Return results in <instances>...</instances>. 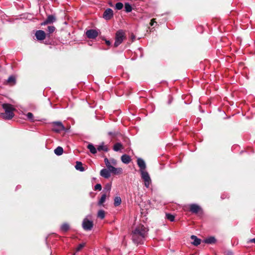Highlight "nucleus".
Returning a JSON list of instances; mask_svg holds the SVG:
<instances>
[{
    "label": "nucleus",
    "instance_id": "obj_21",
    "mask_svg": "<svg viewBox=\"0 0 255 255\" xmlns=\"http://www.w3.org/2000/svg\"><path fill=\"white\" fill-rule=\"evenodd\" d=\"M97 150L99 151H100L101 150H103L104 151H108V148L107 146L104 145V143H103L102 144L99 145L97 147Z\"/></svg>",
    "mask_w": 255,
    "mask_h": 255
},
{
    "label": "nucleus",
    "instance_id": "obj_18",
    "mask_svg": "<svg viewBox=\"0 0 255 255\" xmlns=\"http://www.w3.org/2000/svg\"><path fill=\"white\" fill-rule=\"evenodd\" d=\"M63 152V149L61 146L57 147L54 150V153L58 156L62 155Z\"/></svg>",
    "mask_w": 255,
    "mask_h": 255
},
{
    "label": "nucleus",
    "instance_id": "obj_23",
    "mask_svg": "<svg viewBox=\"0 0 255 255\" xmlns=\"http://www.w3.org/2000/svg\"><path fill=\"white\" fill-rule=\"evenodd\" d=\"M106 197H107V195L106 194H103L101 198L100 199L99 202H98V205H102L106 201Z\"/></svg>",
    "mask_w": 255,
    "mask_h": 255
},
{
    "label": "nucleus",
    "instance_id": "obj_27",
    "mask_svg": "<svg viewBox=\"0 0 255 255\" xmlns=\"http://www.w3.org/2000/svg\"><path fill=\"white\" fill-rule=\"evenodd\" d=\"M121 203V199L120 197H116L114 199V205L117 207L119 206Z\"/></svg>",
    "mask_w": 255,
    "mask_h": 255
},
{
    "label": "nucleus",
    "instance_id": "obj_26",
    "mask_svg": "<svg viewBox=\"0 0 255 255\" xmlns=\"http://www.w3.org/2000/svg\"><path fill=\"white\" fill-rule=\"evenodd\" d=\"M56 18L55 14L49 15V24L52 23L56 21Z\"/></svg>",
    "mask_w": 255,
    "mask_h": 255
},
{
    "label": "nucleus",
    "instance_id": "obj_35",
    "mask_svg": "<svg viewBox=\"0 0 255 255\" xmlns=\"http://www.w3.org/2000/svg\"><path fill=\"white\" fill-rule=\"evenodd\" d=\"M55 30V27L54 26H49V34L53 33Z\"/></svg>",
    "mask_w": 255,
    "mask_h": 255
},
{
    "label": "nucleus",
    "instance_id": "obj_38",
    "mask_svg": "<svg viewBox=\"0 0 255 255\" xmlns=\"http://www.w3.org/2000/svg\"><path fill=\"white\" fill-rule=\"evenodd\" d=\"M154 23H156V21H155V19H152L150 22V25L151 26H153L154 25Z\"/></svg>",
    "mask_w": 255,
    "mask_h": 255
},
{
    "label": "nucleus",
    "instance_id": "obj_8",
    "mask_svg": "<svg viewBox=\"0 0 255 255\" xmlns=\"http://www.w3.org/2000/svg\"><path fill=\"white\" fill-rule=\"evenodd\" d=\"M113 16V11L111 8H107L103 13V17L106 20H110Z\"/></svg>",
    "mask_w": 255,
    "mask_h": 255
},
{
    "label": "nucleus",
    "instance_id": "obj_33",
    "mask_svg": "<svg viewBox=\"0 0 255 255\" xmlns=\"http://www.w3.org/2000/svg\"><path fill=\"white\" fill-rule=\"evenodd\" d=\"M85 246V243H82L78 245V246L77 248L76 251L77 252L80 251L81 250H82Z\"/></svg>",
    "mask_w": 255,
    "mask_h": 255
},
{
    "label": "nucleus",
    "instance_id": "obj_5",
    "mask_svg": "<svg viewBox=\"0 0 255 255\" xmlns=\"http://www.w3.org/2000/svg\"><path fill=\"white\" fill-rule=\"evenodd\" d=\"M51 125L52 130L55 132H59L62 130H65V128L61 122H53Z\"/></svg>",
    "mask_w": 255,
    "mask_h": 255
},
{
    "label": "nucleus",
    "instance_id": "obj_43",
    "mask_svg": "<svg viewBox=\"0 0 255 255\" xmlns=\"http://www.w3.org/2000/svg\"><path fill=\"white\" fill-rule=\"evenodd\" d=\"M132 38H133V39H134V36H133Z\"/></svg>",
    "mask_w": 255,
    "mask_h": 255
},
{
    "label": "nucleus",
    "instance_id": "obj_2",
    "mask_svg": "<svg viewBox=\"0 0 255 255\" xmlns=\"http://www.w3.org/2000/svg\"><path fill=\"white\" fill-rule=\"evenodd\" d=\"M137 164L139 168V172L141 178L144 182V186L147 188H149L151 183V179L149 173L146 170V165L143 159L141 158H137Z\"/></svg>",
    "mask_w": 255,
    "mask_h": 255
},
{
    "label": "nucleus",
    "instance_id": "obj_20",
    "mask_svg": "<svg viewBox=\"0 0 255 255\" xmlns=\"http://www.w3.org/2000/svg\"><path fill=\"white\" fill-rule=\"evenodd\" d=\"M122 148L123 145L121 143L118 142L114 144L113 149L116 151H118Z\"/></svg>",
    "mask_w": 255,
    "mask_h": 255
},
{
    "label": "nucleus",
    "instance_id": "obj_36",
    "mask_svg": "<svg viewBox=\"0 0 255 255\" xmlns=\"http://www.w3.org/2000/svg\"><path fill=\"white\" fill-rule=\"evenodd\" d=\"M95 190H98L99 191L102 189V186L100 184H97L94 187Z\"/></svg>",
    "mask_w": 255,
    "mask_h": 255
},
{
    "label": "nucleus",
    "instance_id": "obj_37",
    "mask_svg": "<svg viewBox=\"0 0 255 255\" xmlns=\"http://www.w3.org/2000/svg\"><path fill=\"white\" fill-rule=\"evenodd\" d=\"M108 134L110 136H114L116 135V133L115 132L110 131L108 132Z\"/></svg>",
    "mask_w": 255,
    "mask_h": 255
},
{
    "label": "nucleus",
    "instance_id": "obj_3",
    "mask_svg": "<svg viewBox=\"0 0 255 255\" xmlns=\"http://www.w3.org/2000/svg\"><path fill=\"white\" fill-rule=\"evenodd\" d=\"M2 108L4 110L5 113L1 114V118L5 120L11 119L14 116L13 111L15 110L13 106L8 104H3Z\"/></svg>",
    "mask_w": 255,
    "mask_h": 255
},
{
    "label": "nucleus",
    "instance_id": "obj_24",
    "mask_svg": "<svg viewBox=\"0 0 255 255\" xmlns=\"http://www.w3.org/2000/svg\"><path fill=\"white\" fill-rule=\"evenodd\" d=\"M125 9L127 12H129L132 10V7L129 3L127 2L125 4Z\"/></svg>",
    "mask_w": 255,
    "mask_h": 255
},
{
    "label": "nucleus",
    "instance_id": "obj_16",
    "mask_svg": "<svg viewBox=\"0 0 255 255\" xmlns=\"http://www.w3.org/2000/svg\"><path fill=\"white\" fill-rule=\"evenodd\" d=\"M216 240L214 237H210L204 240V242L206 244H211L216 242Z\"/></svg>",
    "mask_w": 255,
    "mask_h": 255
},
{
    "label": "nucleus",
    "instance_id": "obj_40",
    "mask_svg": "<svg viewBox=\"0 0 255 255\" xmlns=\"http://www.w3.org/2000/svg\"><path fill=\"white\" fill-rule=\"evenodd\" d=\"M106 43L108 45H110L111 43L109 40H106Z\"/></svg>",
    "mask_w": 255,
    "mask_h": 255
},
{
    "label": "nucleus",
    "instance_id": "obj_9",
    "mask_svg": "<svg viewBox=\"0 0 255 255\" xmlns=\"http://www.w3.org/2000/svg\"><path fill=\"white\" fill-rule=\"evenodd\" d=\"M35 36L38 40H42L45 39L46 34L43 30H37L35 33Z\"/></svg>",
    "mask_w": 255,
    "mask_h": 255
},
{
    "label": "nucleus",
    "instance_id": "obj_13",
    "mask_svg": "<svg viewBox=\"0 0 255 255\" xmlns=\"http://www.w3.org/2000/svg\"><path fill=\"white\" fill-rule=\"evenodd\" d=\"M121 160L125 164H128L131 161V158L129 155L125 154L121 156Z\"/></svg>",
    "mask_w": 255,
    "mask_h": 255
},
{
    "label": "nucleus",
    "instance_id": "obj_4",
    "mask_svg": "<svg viewBox=\"0 0 255 255\" xmlns=\"http://www.w3.org/2000/svg\"><path fill=\"white\" fill-rule=\"evenodd\" d=\"M126 34L123 30H119L116 33L114 46L117 47L126 39Z\"/></svg>",
    "mask_w": 255,
    "mask_h": 255
},
{
    "label": "nucleus",
    "instance_id": "obj_30",
    "mask_svg": "<svg viewBox=\"0 0 255 255\" xmlns=\"http://www.w3.org/2000/svg\"><path fill=\"white\" fill-rule=\"evenodd\" d=\"M124 5L122 2H117L115 5V8L117 10H121L123 8Z\"/></svg>",
    "mask_w": 255,
    "mask_h": 255
},
{
    "label": "nucleus",
    "instance_id": "obj_6",
    "mask_svg": "<svg viewBox=\"0 0 255 255\" xmlns=\"http://www.w3.org/2000/svg\"><path fill=\"white\" fill-rule=\"evenodd\" d=\"M93 227V222L87 217L84 219L82 222V228L85 231H90Z\"/></svg>",
    "mask_w": 255,
    "mask_h": 255
},
{
    "label": "nucleus",
    "instance_id": "obj_29",
    "mask_svg": "<svg viewBox=\"0 0 255 255\" xmlns=\"http://www.w3.org/2000/svg\"><path fill=\"white\" fill-rule=\"evenodd\" d=\"M105 216V211L103 210H99L98 213V217L102 219H104Z\"/></svg>",
    "mask_w": 255,
    "mask_h": 255
},
{
    "label": "nucleus",
    "instance_id": "obj_31",
    "mask_svg": "<svg viewBox=\"0 0 255 255\" xmlns=\"http://www.w3.org/2000/svg\"><path fill=\"white\" fill-rule=\"evenodd\" d=\"M166 217L168 220H169L171 222L174 221L175 218L174 216L170 214H166Z\"/></svg>",
    "mask_w": 255,
    "mask_h": 255
},
{
    "label": "nucleus",
    "instance_id": "obj_1",
    "mask_svg": "<svg viewBox=\"0 0 255 255\" xmlns=\"http://www.w3.org/2000/svg\"><path fill=\"white\" fill-rule=\"evenodd\" d=\"M148 230L142 225H139L132 231L131 238L133 242L137 245L143 244Z\"/></svg>",
    "mask_w": 255,
    "mask_h": 255
},
{
    "label": "nucleus",
    "instance_id": "obj_10",
    "mask_svg": "<svg viewBox=\"0 0 255 255\" xmlns=\"http://www.w3.org/2000/svg\"><path fill=\"white\" fill-rule=\"evenodd\" d=\"M201 210L200 207L195 204H192L190 205V211L193 213H197Z\"/></svg>",
    "mask_w": 255,
    "mask_h": 255
},
{
    "label": "nucleus",
    "instance_id": "obj_11",
    "mask_svg": "<svg viewBox=\"0 0 255 255\" xmlns=\"http://www.w3.org/2000/svg\"><path fill=\"white\" fill-rule=\"evenodd\" d=\"M111 172L107 169L104 168L100 171V175L105 178H108L111 176Z\"/></svg>",
    "mask_w": 255,
    "mask_h": 255
},
{
    "label": "nucleus",
    "instance_id": "obj_34",
    "mask_svg": "<svg viewBox=\"0 0 255 255\" xmlns=\"http://www.w3.org/2000/svg\"><path fill=\"white\" fill-rule=\"evenodd\" d=\"M109 161H110L111 164L114 166H116L117 165V161L116 159H114V158H111Z\"/></svg>",
    "mask_w": 255,
    "mask_h": 255
},
{
    "label": "nucleus",
    "instance_id": "obj_15",
    "mask_svg": "<svg viewBox=\"0 0 255 255\" xmlns=\"http://www.w3.org/2000/svg\"><path fill=\"white\" fill-rule=\"evenodd\" d=\"M7 83L9 85H13L15 84V78L13 76H10L7 80Z\"/></svg>",
    "mask_w": 255,
    "mask_h": 255
},
{
    "label": "nucleus",
    "instance_id": "obj_22",
    "mask_svg": "<svg viewBox=\"0 0 255 255\" xmlns=\"http://www.w3.org/2000/svg\"><path fill=\"white\" fill-rule=\"evenodd\" d=\"M104 162L107 167V169H108L110 171L111 170V168L113 167V166L111 164L110 161L107 158H105L104 159Z\"/></svg>",
    "mask_w": 255,
    "mask_h": 255
},
{
    "label": "nucleus",
    "instance_id": "obj_19",
    "mask_svg": "<svg viewBox=\"0 0 255 255\" xmlns=\"http://www.w3.org/2000/svg\"><path fill=\"white\" fill-rule=\"evenodd\" d=\"M87 148L89 149L92 153L95 154L97 153V149H96L92 143L89 144L87 146Z\"/></svg>",
    "mask_w": 255,
    "mask_h": 255
},
{
    "label": "nucleus",
    "instance_id": "obj_28",
    "mask_svg": "<svg viewBox=\"0 0 255 255\" xmlns=\"http://www.w3.org/2000/svg\"><path fill=\"white\" fill-rule=\"evenodd\" d=\"M69 226L67 223H64L61 226V230L64 232H67L69 229Z\"/></svg>",
    "mask_w": 255,
    "mask_h": 255
},
{
    "label": "nucleus",
    "instance_id": "obj_25",
    "mask_svg": "<svg viewBox=\"0 0 255 255\" xmlns=\"http://www.w3.org/2000/svg\"><path fill=\"white\" fill-rule=\"evenodd\" d=\"M27 119L30 122H34L35 119L33 115L31 113H28L25 115Z\"/></svg>",
    "mask_w": 255,
    "mask_h": 255
},
{
    "label": "nucleus",
    "instance_id": "obj_17",
    "mask_svg": "<svg viewBox=\"0 0 255 255\" xmlns=\"http://www.w3.org/2000/svg\"><path fill=\"white\" fill-rule=\"evenodd\" d=\"M75 168L77 170H79L80 171H84L85 170L84 168L83 167L82 163L79 161L76 162Z\"/></svg>",
    "mask_w": 255,
    "mask_h": 255
},
{
    "label": "nucleus",
    "instance_id": "obj_41",
    "mask_svg": "<svg viewBox=\"0 0 255 255\" xmlns=\"http://www.w3.org/2000/svg\"><path fill=\"white\" fill-rule=\"evenodd\" d=\"M250 242L254 243L255 244V238L251 239L250 240Z\"/></svg>",
    "mask_w": 255,
    "mask_h": 255
},
{
    "label": "nucleus",
    "instance_id": "obj_42",
    "mask_svg": "<svg viewBox=\"0 0 255 255\" xmlns=\"http://www.w3.org/2000/svg\"><path fill=\"white\" fill-rule=\"evenodd\" d=\"M109 4H110L111 6H112V3L109 2Z\"/></svg>",
    "mask_w": 255,
    "mask_h": 255
},
{
    "label": "nucleus",
    "instance_id": "obj_39",
    "mask_svg": "<svg viewBox=\"0 0 255 255\" xmlns=\"http://www.w3.org/2000/svg\"><path fill=\"white\" fill-rule=\"evenodd\" d=\"M48 23V18H46V20L41 23V25H46Z\"/></svg>",
    "mask_w": 255,
    "mask_h": 255
},
{
    "label": "nucleus",
    "instance_id": "obj_12",
    "mask_svg": "<svg viewBox=\"0 0 255 255\" xmlns=\"http://www.w3.org/2000/svg\"><path fill=\"white\" fill-rule=\"evenodd\" d=\"M111 173H112L115 175L121 174L123 172V169L121 167L116 168L114 166L111 168L110 170Z\"/></svg>",
    "mask_w": 255,
    "mask_h": 255
},
{
    "label": "nucleus",
    "instance_id": "obj_32",
    "mask_svg": "<svg viewBox=\"0 0 255 255\" xmlns=\"http://www.w3.org/2000/svg\"><path fill=\"white\" fill-rule=\"evenodd\" d=\"M111 189V184L108 183L106 185L104 190L107 192H110Z\"/></svg>",
    "mask_w": 255,
    "mask_h": 255
},
{
    "label": "nucleus",
    "instance_id": "obj_7",
    "mask_svg": "<svg viewBox=\"0 0 255 255\" xmlns=\"http://www.w3.org/2000/svg\"><path fill=\"white\" fill-rule=\"evenodd\" d=\"M87 37L90 39L96 38L98 35V31L95 29H89L86 32Z\"/></svg>",
    "mask_w": 255,
    "mask_h": 255
},
{
    "label": "nucleus",
    "instance_id": "obj_14",
    "mask_svg": "<svg viewBox=\"0 0 255 255\" xmlns=\"http://www.w3.org/2000/svg\"><path fill=\"white\" fill-rule=\"evenodd\" d=\"M191 238L193 240V241L192 242V244L194 246H197L200 244L201 240L198 239L196 236L192 235L191 236Z\"/></svg>",
    "mask_w": 255,
    "mask_h": 255
}]
</instances>
